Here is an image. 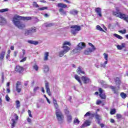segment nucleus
Returning a JSON list of instances; mask_svg holds the SVG:
<instances>
[{"label":"nucleus","instance_id":"obj_1","mask_svg":"<svg viewBox=\"0 0 128 128\" xmlns=\"http://www.w3.org/2000/svg\"><path fill=\"white\" fill-rule=\"evenodd\" d=\"M16 16H18V14H16L14 16L12 19L13 24H14L18 28H26V25L20 22V19H19Z\"/></svg>","mask_w":128,"mask_h":128},{"label":"nucleus","instance_id":"obj_2","mask_svg":"<svg viewBox=\"0 0 128 128\" xmlns=\"http://www.w3.org/2000/svg\"><path fill=\"white\" fill-rule=\"evenodd\" d=\"M55 114L57 120L60 124H62V122L64 120V116L60 110H56Z\"/></svg>","mask_w":128,"mask_h":128},{"label":"nucleus","instance_id":"obj_3","mask_svg":"<svg viewBox=\"0 0 128 128\" xmlns=\"http://www.w3.org/2000/svg\"><path fill=\"white\" fill-rule=\"evenodd\" d=\"M86 48V44L83 42H81L78 44L77 47L74 49L72 52L74 54H76L78 52H80L82 50H84Z\"/></svg>","mask_w":128,"mask_h":128},{"label":"nucleus","instance_id":"obj_4","mask_svg":"<svg viewBox=\"0 0 128 128\" xmlns=\"http://www.w3.org/2000/svg\"><path fill=\"white\" fill-rule=\"evenodd\" d=\"M88 45L90 46H91L92 48H86L84 52V54H92V52H94V50H96V47H94V46L92 44L89 42Z\"/></svg>","mask_w":128,"mask_h":128},{"label":"nucleus","instance_id":"obj_5","mask_svg":"<svg viewBox=\"0 0 128 128\" xmlns=\"http://www.w3.org/2000/svg\"><path fill=\"white\" fill-rule=\"evenodd\" d=\"M102 88H111V90H112V92H113L116 94H118V90H120V86L116 88L114 86H110L108 84H104L102 86Z\"/></svg>","mask_w":128,"mask_h":128},{"label":"nucleus","instance_id":"obj_6","mask_svg":"<svg viewBox=\"0 0 128 128\" xmlns=\"http://www.w3.org/2000/svg\"><path fill=\"white\" fill-rule=\"evenodd\" d=\"M71 30V33L74 36H76L80 30V26H78V25H73L70 26Z\"/></svg>","mask_w":128,"mask_h":128},{"label":"nucleus","instance_id":"obj_7","mask_svg":"<svg viewBox=\"0 0 128 128\" xmlns=\"http://www.w3.org/2000/svg\"><path fill=\"white\" fill-rule=\"evenodd\" d=\"M12 118L11 120L10 124H11V128H13L16 126V121L18 120V114H14L12 116Z\"/></svg>","mask_w":128,"mask_h":128},{"label":"nucleus","instance_id":"obj_8","mask_svg":"<svg viewBox=\"0 0 128 128\" xmlns=\"http://www.w3.org/2000/svg\"><path fill=\"white\" fill-rule=\"evenodd\" d=\"M100 92V96L102 100H106V94H104V90L102 88H99L98 89Z\"/></svg>","mask_w":128,"mask_h":128},{"label":"nucleus","instance_id":"obj_9","mask_svg":"<svg viewBox=\"0 0 128 128\" xmlns=\"http://www.w3.org/2000/svg\"><path fill=\"white\" fill-rule=\"evenodd\" d=\"M45 88L48 94L52 96V94H50V84L46 81L45 82Z\"/></svg>","mask_w":128,"mask_h":128},{"label":"nucleus","instance_id":"obj_10","mask_svg":"<svg viewBox=\"0 0 128 128\" xmlns=\"http://www.w3.org/2000/svg\"><path fill=\"white\" fill-rule=\"evenodd\" d=\"M16 90L18 93L22 92V84L20 82H16Z\"/></svg>","mask_w":128,"mask_h":128},{"label":"nucleus","instance_id":"obj_11","mask_svg":"<svg viewBox=\"0 0 128 128\" xmlns=\"http://www.w3.org/2000/svg\"><path fill=\"white\" fill-rule=\"evenodd\" d=\"M16 18H18L19 20H30L32 18L30 16H22L17 14Z\"/></svg>","mask_w":128,"mask_h":128},{"label":"nucleus","instance_id":"obj_12","mask_svg":"<svg viewBox=\"0 0 128 128\" xmlns=\"http://www.w3.org/2000/svg\"><path fill=\"white\" fill-rule=\"evenodd\" d=\"M4 24H6V20L0 16V25L4 26Z\"/></svg>","mask_w":128,"mask_h":128},{"label":"nucleus","instance_id":"obj_13","mask_svg":"<svg viewBox=\"0 0 128 128\" xmlns=\"http://www.w3.org/2000/svg\"><path fill=\"white\" fill-rule=\"evenodd\" d=\"M95 12L97 14V15L102 18V9L100 8H95Z\"/></svg>","mask_w":128,"mask_h":128},{"label":"nucleus","instance_id":"obj_14","mask_svg":"<svg viewBox=\"0 0 128 128\" xmlns=\"http://www.w3.org/2000/svg\"><path fill=\"white\" fill-rule=\"evenodd\" d=\"M92 122L88 120H86L84 124H83L82 126V128H86V126H90V124Z\"/></svg>","mask_w":128,"mask_h":128},{"label":"nucleus","instance_id":"obj_15","mask_svg":"<svg viewBox=\"0 0 128 128\" xmlns=\"http://www.w3.org/2000/svg\"><path fill=\"white\" fill-rule=\"evenodd\" d=\"M82 80L84 82V84H88V82H90V78L86 76H82Z\"/></svg>","mask_w":128,"mask_h":128},{"label":"nucleus","instance_id":"obj_16","mask_svg":"<svg viewBox=\"0 0 128 128\" xmlns=\"http://www.w3.org/2000/svg\"><path fill=\"white\" fill-rule=\"evenodd\" d=\"M15 70L18 72H24V68L20 66H16Z\"/></svg>","mask_w":128,"mask_h":128},{"label":"nucleus","instance_id":"obj_17","mask_svg":"<svg viewBox=\"0 0 128 128\" xmlns=\"http://www.w3.org/2000/svg\"><path fill=\"white\" fill-rule=\"evenodd\" d=\"M59 12L60 14H62V16H66L68 11L64 10L62 8H60L59 9Z\"/></svg>","mask_w":128,"mask_h":128},{"label":"nucleus","instance_id":"obj_18","mask_svg":"<svg viewBox=\"0 0 128 128\" xmlns=\"http://www.w3.org/2000/svg\"><path fill=\"white\" fill-rule=\"evenodd\" d=\"M53 104H54V108H56V110H60L58 109V102H56V100L53 98Z\"/></svg>","mask_w":128,"mask_h":128},{"label":"nucleus","instance_id":"obj_19","mask_svg":"<svg viewBox=\"0 0 128 128\" xmlns=\"http://www.w3.org/2000/svg\"><path fill=\"white\" fill-rule=\"evenodd\" d=\"M116 48L118 50H122V48H126V44L122 43L121 45H117Z\"/></svg>","mask_w":128,"mask_h":128},{"label":"nucleus","instance_id":"obj_20","mask_svg":"<svg viewBox=\"0 0 128 128\" xmlns=\"http://www.w3.org/2000/svg\"><path fill=\"white\" fill-rule=\"evenodd\" d=\"M62 48H63V51L65 54H66V52H68L69 50H70V48L68 46H62Z\"/></svg>","mask_w":128,"mask_h":128},{"label":"nucleus","instance_id":"obj_21","mask_svg":"<svg viewBox=\"0 0 128 128\" xmlns=\"http://www.w3.org/2000/svg\"><path fill=\"white\" fill-rule=\"evenodd\" d=\"M57 6L58 8H68V6L66 4L62 3H58Z\"/></svg>","mask_w":128,"mask_h":128},{"label":"nucleus","instance_id":"obj_22","mask_svg":"<svg viewBox=\"0 0 128 128\" xmlns=\"http://www.w3.org/2000/svg\"><path fill=\"white\" fill-rule=\"evenodd\" d=\"M66 120L68 124H70L72 121V116H70V114H67L66 115Z\"/></svg>","mask_w":128,"mask_h":128},{"label":"nucleus","instance_id":"obj_23","mask_svg":"<svg viewBox=\"0 0 128 128\" xmlns=\"http://www.w3.org/2000/svg\"><path fill=\"white\" fill-rule=\"evenodd\" d=\"M78 14V10L73 9L72 10H70V14H72L73 16H76Z\"/></svg>","mask_w":128,"mask_h":128},{"label":"nucleus","instance_id":"obj_24","mask_svg":"<svg viewBox=\"0 0 128 128\" xmlns=\"http://www.w3.org/2000/svg\"><path fill=\"white\" fill-rule=\"evenodd\" d=\"M103 56H104V60H106L104 62V64H108V54L104 53Z\"/></svg>","mask_w":128,"mask_h":128},{"label":"nucleus","instance_id":"obj_25","mask_svg":"<svg viewBox=\"0 0 128 128\" xmlns=\"http://www.w3.org/2000/svg\"><path fill=\"white\" fill-rule=\"evenodd\" d=\"M28 44H34V46H36V45L38 44V41H34V40H28Z\"/></svg>","mask_w":128,"mask_h":128},{"label":"nucleus","instance_id":"obj_26","mask_svg":"<svg viewBox=\"0 0 128 128\" xmlns=\"http://www.w3.org/2000/svg\"><path fill=\"white\" fill-rule=\"evenodd\" d=\"M50 53L48 52H46L44 54V60L46 61L48 60Z\"/></svg>","mask_w":128,"mask_h":128},{"label":"nucleus","instance_id":"obj_27","mask_svg":"<svg viewBox=\"0 0 128 128\" xmlns=\"http://www.w3.org/2000/svg\"><path fill=\"white\" fill-rule=\"evenodd\" d=\"M77 72L79 74H84V72L82 71V66H79V67L78 68L77 70Z\"/></svg>","mask_w":128,"mask_h":128},{"label":"nucleus","instance_id":"obj_28","mask_svg":"<svg viewBox=\"0 0 128 128\" xmlns=\"http://www.w3.org/2000/svg\"><path fill=\"white\" fill-rule=\"evenodd\" d=\"M43 70L45 73L48 72L50 70V68H48V66L44 65L43 67Z\"/></svg>","mask_w":128,"mask_h":128},{"label":"nucleus","instance_id":"obj_29","mask_svg":"<svg viewBox=\"0 0 128 128\" xmlns=\"http://www.w3.org/2000/svg\"><path fill=\"white\" fill-rule=\"evenodd\" d=\"M114 80H115V82H116V84L118 86V84L119 86H120V79L119 78L117 77L114 78Z\"/></svg>","mask_w":128,"mask_h":128},{"label":"nucleus","instance_id":"obj_30","mask_svg":"<svg viewBox=\"0 0 128 128\" xmlns=\"http://www.w3.org/2000/svg\"><path fill=\"white\" fill-rule=\"evenodd\" d=\"M95 118L97 120L98 124H100V120H102V118H100V116L98 114H96L95 116Z\"/></svg>","mask_w":128,"mask_h":128},{"label":"nucleus","instance_id":"obj_31","mask_svg":"<svg viewBox=\"0 0 128 128\" xmlns=\"http://www.w3.org/2000/svg\"><path fill=\"white\" fill-rule=\"evenodd\" d=\"M4 54H6V51H2L1 54H0V58L1 60H4Z\"/></svg>","mask_w":128,"mask_h":128},{"label":"nucleus","instance_id":"obj_32","mask_svg":"<svg viewBox=\"0 0 128 128\" xmlns=\"http://www.w3.org/2000/svg\"><path fill=\"white\" fill-rule=\"evenodd\" d=\"M114 36H115V38H118V40H122L124 38L122 36L116 34H113Z\"/></svg>","mask_w":128,"mask_h":128},{"label":"nucleus","instance_id":"obj_33","mask_svg":"<svg viewBox=\"0 0 128 128\" xmlns=\"http://www.w3.org/2000/svg\"><path fill=\"white\" fill-rule=\"evenodd\" d=\"M16 108H20V100H16Z\"/></svg>","mask_w":128,"mask_h":128},{"label":"nucleus","instance_id":"obj_34","mask_svg":"<svg viewBox=\"0 0 128 128\" xmlns=\"http://www.w3.org/2000/svg\"><path fill=\"white\" fill-rule=\"evenodd\" d=\"M74 78H76V80H78V82H80V84H82V81H80V76H78L75 75Z\"/></svg>","mask_w":128,"mask_h":128},{"label":"nucleus","instance_id":"obj_35","mask_svg":"<svg viewBox=\"0 0 128 128\" xmlns=\"http://www.w3.org/2000/svg\"><path fill=\"white\" fill-rule=\"evenodd\" d=\"M64 54H66V53L63 50H61L58 52V56L60 58L64 56Z\"/></svg>","mask_w":128,"mask_h":128},{"label":"nucleus","instance_id":"obj_36","mask_svg":"<svg viewBox=\"0 0 128 128\" xmlns=\"http://www.w3.org/2000/svg\"><path fill=\"white\" fill-rule=\"evenodd\" d=\"M74 124H80V121L78 120V118H76L74 120Z\"/></svg>","mask_w":128,"mask_h":128},{"label":"nucleus","instance_id":"obj_37","mask_svg":"<svg viewBox=\"0 0 128 128\" xmlns=\"http://www.w3.org/2000/svg\"><path fill=\"white\" fill-rule=\"evenodd\" d=\"M54 26V24L52 23H46L45 26L46 28H50V26Z\"/></svg>","mask_w":128,"mask_h":128},{"label":"nucleus","instance_id":"obj_38","mask_svg":"<svg viewBox=\"0 0 128 128\" xmlns=\"http://www.w3.org/2000/svg\"><path fill=\"white\" fill-rule=\"evenodd\" d=\"M120 96L122 97V98L124 100V98H126L127 95H126V94H124V92H122L120 94Z\"/></svg>","mask_w":128,"mask_h":128},{"label":"nucleus","instance_id":"obj_39","mask_svg":"<svg viewBox=\"0 0 128 128\" xmlns=\"http://www.w3.org/2000/svg\"><path fill=\"white\" fill-rule=\"evenodd\" d=\"M94 116V114H90V112H87L84 116Z\"/></svg>","mask_w":128,"mask_h":128},{"label":"nucleus","instance_id":"obj_40","mask_svg":"<svg viewBox=\"0 0 128 128\" xmlns=\"http://www.w3.org/2000/svg\"><path fill=\"white\" fill-rule=\"evenodd\" d=\"M96 30H100V32H104V29H102V27L98 25L96 26Z\"/></svg>","mask_w":128,"mask_h":128},{"label":"nucleus","instance_id":"obj_41","mask_svg":"<svg viewBox=\"0 0 128 128\" xmlns=\"http://www.w3.org/2000/svg\"><path fill=\"white\" fill-rule=\"evenodd\" d=\"M116 110L114 108H113V109H111L110 110V114H116Z\"/></svg>","mask_w":128,"mask_h":128},{"label":"nucleus","instance_id":"obj_42","mask_svg":"<svg viewBox=\"0 0 128 128\" xmlns=\"http://www.w3.org/2000/svg\"><path fill=\"white\" fill-rule=\"evenodd\" d=\"M70 42H68V41H66L65 42H64V44H63V46H70Z\"/></svg>","mask_w":128,"mask_h":128},{"label":"nucleus","instance_id":"obj_43","mask_svg":"<svg viewBox=\"0 0 128 128\" xmlns=\"http://www.w3.org/2000/svg\"><path fill=\"white\" fill-rule=\"evenodd\" d=\"M118 32L120 34H124L126 32V30L124 29L123 30H118Z\"/></svg>","mask_w":128,"mask_h":128},{"label":"nucleus","instance_id":"obj_44","mask_svg":"<svg viewBox=\"0 0 128 128\" xmlns=\"http://www.w3.org/2000/svg\"><path fill=\"white\" fill-rule=\"evenodd\" d=\"M30 34H32L30 30H26L25 32V36H29Z\"/></svg>","mask_w":128,"mask_h":128},{"label":"nucleus","instance_id":"obj_45","mask_svg":"<svg viewBox=\"0 0 128 128\" xmlns=\"http://www.w3.org/2000/svg\"><path fill=\"white\" fill-rule=\"evenodd\" d=\"M8 8L0 10V12H8Z\"/></svg>","mask_w":128,"mask_h":128},{"label":"nucleus","instance_id":"obj_46","mask_svg":"<svg viewBox=\"0 0 128 128\" xmlns=\"http://www.w3.org/2000/svg\"><path fill=\"white\" fill-rule=\"evenodd\" d=\"M39 10H48V7L45 6V7H42L41 8H38Z\"/></svg>","mask_w":128,"mask_h":128},{"label":"nucleus","instance_id":"obj_47","mask_svg":"<svg viewBox=\"0 0 128 128\" xmlns=\"http://www.w3.org/2000/svg\"><path fill=\"white\" fill-rule=\"evenodd\" d=\"M33 68L34 70H38V66L36 64L33 66Z\"/></svg>","mask_w":128,"mask_h":128},{"label":"nucleus","instance_id":"obj_48","mask_svg":"<svg viewBox=\"0 0 128 128\" xmlns=\"http://www.w3.org/2000/svg\"><path fill=\"white\" fill-rule=\"evenodd\" d=\"M40 90V87H38V86H36V87H34V92H36V90Z\"/></svg>","mask_w":128,"mask_h":128},{"label":"nucleus","instance_id":"obj_49","mask_svg":"<svg viewBox=\"0 0 128 128\" xmlns=\"http://www.w3.org/2000/svg\"><path fill=\"white\" fill-rule=\"evenodd\" d=\"M33 6H35V8H38V4H36V2H33Z\"/></svg>","mask_w":128,"mask_h":128},{"label":"nucleus","instance_id":"obj_50","mask_svg":"<svg viewBox=\"0 0 128 128\" xmlns=\"http://www.w3.org/2000/svg\"><path fill=\"white\" fill-rule=\"evenodd\" d=\"M30 32L32 34V32H36V28H32L30 30Z\"/></svg>","mask_w":128,"mask_h":128},{"label":"nucleus","instance_id":"obj_51","mask_svg":"<svg viewBox=\"0 0 128 128\" xmlns=\"http://www.w3.org/2000/svg\"><path fill=\"white\" fill-rule=\"evenodd\" d=\"M100 104H102V100H97V101L96 102V104L98 106V105Z\"/></svg>","mask_w":128,"mask_h":128},{"label":"nucleus","instance_id":"obj_52","mask_svg":"<svg viewBox=\"0 0 128 128\" xmlns=\"http://www.w3.org/2000/svg\"><path fill=\"white\" fill-rule=\"evenodd\" d=\"M6 102H9L10 100V97L8 96V95H6Z\"/></svg>","mask_w":128,"mask_h":128},{"label":"nucleus","instance_id":"obj_53","mask_svg":"<svg viewBox=\"0 0 128 128\" xmlns=\"http://www.w3.org/2000/svg\"><path fill=\"white\" fill-rule=\"evenodd\" d=\"M26 57H25L20 60V62H26Z\"/></svg>","mask_w":128,"mask_h":128},{"label":"nucleus","instance_id":"obj_54","mask_svg":"<svg viewBox=\"0 0 128 128\" xmlns=\"http://www.w3.org/2000/svg\"><path fill=\"white\" fill-rule=\"evenodd\" d=\"M28 116H30V118H32V112L30 111V110H28Z\"/></svg>","mask_w":128,"mask_h":128},{"label":"nucleus","instance_id":"obj_55","mask_svg":"<svg viewBox=\"0 0 128 128\" xmlns=\"http://www.w3.org/2000/svg\"><path fill=\"white\" fill-rule=\"evenodd\" d=\"M116 116L117 118H121L122 116V114H116Z\"/></svg>","mask_w":128,"mask_h":128},{"label":"nucleus","instance_id":"obj_56","mask_svg":"<svg viewBox=\"0 0 128 128\" xmlns=\"http://www.w3.org/2000/svg\"><path fill=\"white\" fill-rule=\"evenodd\" d=\"M106 64H104H104H102V62L100 63V66L102 68H104L106 66Z\"/></svg>","mask_w":128,"mask_h":128},{"label":"nucleus","instance_id":"obj_57","mask_svg":"<svg viewBox=\"0 0 128 128\" xmlns=\"http://www.w3.org/2000/svg\"><path fill=\"white\" fill-rule=\"evenodd\" d=\"M64 112H65V114H66V116H68V114H70V112L68 111V110H65Z\"/></svg>","mask_w":128,"mask_h":128},{"label":"nucleus","instance_id":"obj_58","mask_svg":"<svg viewBox=\"0 0 128 128\" xmlns=\"http://www.w3.org/2000/svg\"><path fill=\"white\" fill-rule=\"evenodd\" d=\"M22 54H23L22 58H24V54H26V50L24 49L22 50Z\"/></svg>","mask_w":128,"mask_h":128},{"label":"nucleus","instance_id":"obj_59","mask_svg":"<svg viewBox=\"0 0 128 128\" xmlns=\"http://www.w3.org/2000/svg\"><path fill=\"white\" fill-rule=\"evenodd\" d=\"M27 121L28 122H32V119H30V118H28Z\"/></svg>","mask_w":128,"mask_h":128},{"label":"nucleus","instance_id":"obj_60","mask_svg":"<svg viewBox=\"0 0 128 128\" xmlns=\"http://www.w3.org/2000/svg\"><path fill=\"white\" fill-rule=\"evenodd\" d=\"M42 92L44 93V87H42Z\"/></svg>","mask_w":128,"mask_h":128},{"label":"nucleus","instance_id":"obj_61","mask_svg":"<svg viewBox=\"0 0 128 128\" xmlns=\"http://www.w3.org/2000/svg\"><path fill=\"white\" fill-rule=\"evenodd\" d=\"M64 2H67L68 4H70V2L68 0H64Z\"/></svg>","mask_w":128,"mask_h":128},{"label":"nucleus","instance_id":"obj_62","mask_svg":"<svg viewBox=\"0 0 128 128\" xmlns=\"http://www.w3.org/2000/svg\"><path fill=\"white\" fill-rule=\"evenodd\" d=\"M6 92H8V94H10V90L9 88H7Z\"/></svg>","mask_w":128,"mask_h":128},{"label":"nucleus","instance_id":"obj_63","mask_svg":"<svg viewBox=\"0 0 128 128\" xmlns=\"http://www.w3.org/2000/svg\"><path fill=\"white\" fill-rule=\"evenodd\" d=\"M16 54H18V52H14V56H16Z\"/></svg>","mask_w":128,"mask_h":128},{"label":"nucleus","instance_id":"obj_64","mask_svg":"<svg viewBox=\"0 0 128 128\" xmlns=\"http://www.w3.org/2000/svg\"><path fill=\"white\" fill-rule=\"evenodd\" d=\"M110 122H112V123L114 122V119H111V120H110Z\"/></svg>","mask_w":128,"mask_h":128}]
</instances>
